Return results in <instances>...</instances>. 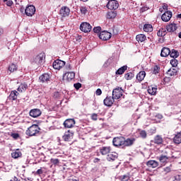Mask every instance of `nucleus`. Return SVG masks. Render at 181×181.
Segmentation results:
<instances>
[{
	"instance_id": "3",
	"label": "nucleus",
	"mask_w": 181,
	"mask_h": 181,
	"mask_svg": "<svg viewBox=\"0 0 181 181\" xmlns=\"http://www.w3.org/2000/svg\"><path fill=\"white\" fill-rule=\"evenodd\" d=\"M122 94H124L122 88L118 87L112 90V97L115 100H119V98L122 97Z\"/></svg>"
},
{
	"instance_id": "29",
	"label": "nucleus",
	"mask_w": 181,
	"mask_h": 181,
	"mask_svg": "<svg viewBox=\"0 0 181 181\" xmlns=\"http://www.w3.org/2000/svg\"><path fill=\"white\" fill-rule=\"evenodd\" d=\"M17 90H18V91H19V93H25V91H26V90H28V84H26L25 83H21L18 86Z\"/></svg>"
},
{
	"instance_id": "22",
	"label": "nucleus",
	"mask_w": 181,
	"mask_h": 181,
	"mask_svg": "<svg viewBox=\"0 0 181 181\" xmlns=\"http://www.w3.org/2000/svg\"><path fill=\"white\" fill-rule=\"evenodd\" d=\"M170 54V49L164 47L161 49L160 56L161 57H168Z\"/></svg>"
},
{
	"instance_id": "12",
	"label": "nucleus",
	"mask_w": 181,
	"mask_h": 181,
	"mask_svg": "<svg viewBox=\"0 0 181 181\" xmlns=\"http://www.w3.org/2000/svg\"><path fill=\"white\" fill-rule=\"evenodd\" d=\"M99 152L103 156H107L111 153V146H102L99 148Z\"/></svg>"
},
{
	"instance_id": "35",
	"label": "nucleus",
	"mask_w": 181,
	"mask_h": 181,
	"mask_svg": "<svg viewBox=\"0 0 181 181\" xmlns=\"http://www.w3.org/2000/svg\"><path fill=\"white\" fill-rule=\"evenodd\" d=\"M170 56L173 57V59H177V57H179V52L176 49L170 50Z\"/></svg>"
},
{
	"instance_id": "28",
	"label": "nucleus",
	"mask_w": 181,
	"mask_h": 181,
	"mask_svg": "<svg viewBox=\"0 0 181 181\" xmlns=\"http://www.w3.org/2000/svg\"><path fill=\"white\" fill-rule=\"evenodd\" d=\"M157 159H158L161 165H166L168 160H169V158H167V156H162V154L159 157H157Z\"/></svg>"
},
{
	"instance_id": "45",
	"label": "nucleus",
	"mask_w": 181,
	"mask_h": 181,
	"mask_svg": "<svg viewBox=\"0 0 181 181\" xmlns=\"http://www.w3.org/2000/svg\"><path fill=\"white\" fill-rule=\"evenodd\" d=\"M81 13L82 15H87V12H88V10H87L86 6H81L80 7Z\"/></svg>"
},
{
	"instance_id": "39",
	"label": "nucleus",
	"mask_w": 181,
	"mask_h": 181,
	"mask_svg": "<svg viewBox=\"0 0 181 181\" xmlns=\"http://www.w3.org/2000/svg\"><path fill=\"white\" fill-rule=\"evenodd\" d=\"M135 77V74L132 72H128L124 74V78L125 80H132Z\"/></svg>"
},
{
	"instance_id": "5",
	"label": "nucleus",
	"mask_w": 181,
	"mask_h": 181,
	"mask_svg": "<svg viewBox=\"0 0 181 181\" xmlns=\"http://www.w3.org/2000/svg\"><path fill=\"white\" fill-rule=\"evenodd\" d=\"M91 25L87 22L81 23L79 27L80 30L84 33H88L89 32H91Z\"/></svg>"
},
{
	"instance_id": "59",
	"label": "nucleus",
	"mask_w": 181,
	"mask_h": 181,
	"mask_svg": "<svg viewBox=\"0 0 181 181\" xmlns=\"http://www.w3.org/2000/svg\"><path fill=\"white\" fill-rule=\"evenodd\" d=\"M100 158H96L94 159V163H97L100 162Z\"/></svg>"
},
{
	"instance_id": "8",
	"label": "nucleus",
	"mask_w": 181,
	"mask_h": 181,
	"mask_svg": "<svg viewBox=\"0 0 181 181\" xmlns=\"http://www.w3.org/2000/svg\"><path fill=\"white\" fill-rule=\"evenodd\" d=\"M114 146L119 148V146H124V136L115 137L112 141Z\"/></svg>"
},
{
	"instance_id": "17",
	"label": "nucleus",
	"mask_w": 181,
	"mask_h": 181,
	"mask_svg": "<svg viewBox=\"0 0 181 181\" xmlns=\"http://www.w3.org/2000/svg\"><path fill=\"white\" fill-rule=\"evenodd\" d=\"M114 97L107 96L106 98L103 100V104L106 105V107H112V104H114Z\"/></svg>"
},
{
	"instance_id": "64",
	"label": "nucleus",
	"mask_w": 181,
	"mask_h": 181,
	"mask_svg": "<svg viewBox=\"0 0 181 181\" xmlns=\"http://www.w3.org/2000/svg\"><path fill=\"white\" fill-rule=\"evenodd\" d=\"M178 37H180V39H181V32L178 34Z\"/></svg>"
},
{
	"instance_id": "49",
	"label": "nucleus",
	"mask_w": 181,
	"mask_h": 181,
	"mask_svg": "<svg viewBox=\"0 0 181 181\" xmlns=\"http://www.w3.org/2000/svg\"><path fill=\"white\" fill-rule=\"evenodd\" d=\"M59 162H60L58 158H52L51 159V163H53V165H59Z\"/></svg>"
},
{
	"instance_id": "56",
	"label": "nucleus",
	"mask_w": 181,
	"mask_h": 181,
	"mask_svg": "<svg viewBox=\"0 0 181 181\" xmlns=\"http://www.w3.org/2000/svg\"><path fill=\"white\" fill-rule=\"evenodd\" d=\"M42 173H43V171L42 170V169H39L37 170V175H42Z\"/></svg>"
},
{
	"instance_id": "16",
	"label": "nucleus",
	"mask_w": 181,
	"mask_h": 181,
	"mask_svg": "<svg viewBox=\"0 0 181 181\" xmlns=\"http://www.w3.org/2000/svg\"><path fill=\"white\" fill-rule=\"evenodd\" d=\"M30 117L33 118H37V117H40L42 115V111L40 109H33L29 112Z\"/></svg>"
},
{
	"instance_id": "40",
	"label": "nucleus",
	"mask_w": 181,
	"mask_h": 181,
	"mask_svg": "<svg viewBox=\"0 0 181 181\" xmlns=\"http://www.w3.org/2000/svg\"><path fill=\"white\" fill-rule=\"evenodd\" d=\"M54 82V80H53V77H52L50 74H47V78H46L47 84H49L50 86V84H53Z\"/></svg>"
},
{
	"instance_id": "13",
	"label": "nucleus",
	"mask_w": 181,
	"mask_h": 181,
	"mask_svg": "<svg viewBox=\"0 0 181 181\" xmlns=\"http://www.w3.org/2000/svg\"><path fill=\"white\" fill-rule=\"evenodd\" d=\"M62 18H67L70 15V8L67 6H62L59 11Z\"/></svg>"
},
{
	"instance_id": "54",
	"label": "nucleus",
	"mask_w": 181,
	"mask_h": 181,
	"mask_svg": "<svg viewBox=\"0 0 181 181\" xmlns=\"http://www.w3.org/2000/svg\"><path fill=\"white\" fill-rule=\"evenodd\" d=\"M148 9H149V8L148 6H143L140 11L141 12H146V11H148Z\"/></svg>"
},
{
	"instance_id": "47",
	"label": "nucleus",
	"mask_w": 181,
	"mask_h": 181,
	"mask_svg": "<svg viewBox=\"0 0 181 181\" xmlns=\"http://www.w3.org/2000/svg\"><path fill=\"white\" fill-rule=\"evenodd\" d=\"M90 119L92 121H97L98 119V115L93 113L90 115Z\"/></svg>"
},
{
	"instance_id": "7",
	"label": "nucleus",
	"mask_w": 181,
	"mask_h": 181,
	"mask_svg": "<svg viewBox=\"0 0 181 181\" xmlns=\"http://www.w3.org/2000/svg\"><path fill=\"white\" fill-rule=\"evenodd\" d=\"M118 6H119V4L117 0H110L107 4V9L111 11L118 9Z\"/></svg>"
},
{
	"instance_id": "41",
	"label": "nucleus",
	"mask_w": 181,
	"mask_h": 181,
	"mask_svg": "<svg viewBox=\"0 0 181 181\" xmlns=\"http://www.w3.org/2000/svg\"><path fill=\"white\" fill-rule=\"evenodd\" d=\"M8 70L10 71V73H13V71H16V70H18V66L15 64H11L8 66Z\"/></svg>"
},
{
	"instance_id": "46",
	"label": "nucleus",
	"mask_w": 181,
	"mask_h": 181,
	"mask_svg": "<svg viewBox=\"0 0 181 181\" xmlns=\"http://www.w3.org/2000/svg\"><path fill=\"white\" fill-rule=\"evenodd\" d=\"M139 135L141 138H142L143 139H146V136H148V134H146V131L145 130H141L139 133Z\"/></svg>"
},
{
	"instance_id": "48",
	"label": "nucleus",
	"mask_w": 181,
	"mask_h": 181,
	"mask_svg": "<svg viewBox=\"0 0 181 181\" xmlns=\"http://www.w3.org/2000/svg\"><path fill=\"white\" fill-rule=\"evenodd\" d=\"M45 74H43L42 75H41L39 77V80L40 81V83H45V81H46V77L45 76Z\"/></svg>"
},
{
	"instance_id": "50",
	"label": "nucleus",
	"mask_w": 181,
	"mask_h": 181,
	"mask_svg": "<svg viewBox=\"0 0 181 181\" xmlns=\"http://www.w3.org/2000/svg\"><path fill=\"white\" fill-rule=\"evenodd\" d=\"M4 2H6V4L7 6H12V5H13V1H12V0H4Z\"/></svg>"
},
{
	"instance_id": "2",
	"label": "nucleus",
	"mask_w": 181,
	"mask_h": 181,
	"mask_svg": "<svg viewBox=\"0 0 181 181\" xmlns=\"http://www.w3.org/2000/svg\"><path fill=\"white\" fill-rule=\"evenodd\" d=\"M40 132V127L37 124H33L25 132L26 135L28 136H35L37 134Z\"/></svg>"
},
{
	"instance_id": "19",
	"label": "nucleus",
	"mask_w": 181,
	"mask_h": 181,
	"mask_svg": "<svg viewBox=\"0 0 181 181\" xmlns=\"http://www.w3.org/2000/svg\"><path fill=\"white\" fill-rule=\"evenodd\" d=\"M163 156H167V159H172L173 158H175L176 159L177 157H175L173 156V153L172 152V150L170 149H165L163 151V153L161 154Z\"/></svg>"
},
{
	"instance_id": "43",
	"label": "nucleus",
	"mask_w": 181,
	"mask_h": 181,
	"mask_svg": "<svg viewBox=\"0 0 181 181\" xmlns=\"http://www.w3.org/2000/svg\"><path fill=\"white\" fill-rule=\"evenodd\" d=\"M160 71V67L158 66V65H155L153 68V74H158Z\"/></svg>"
},
{
	"instance_id": "30",
	"label": "nucleus",
	"mask_w": 181,
	"mask_h": 181,
	"mask_svg": "<svg viewBox=\"0 0 181 181\" xmlns=\"http://www.w3.org/2000/svg\"><path fill=\"white\" fill-rule=\"evenodd\" d=\"M128 69V66L127 65H124L122 67H120L116 72L115 74L121 76V74H124L125 71H127V69Z\"/></svg>"
},
{
	"instance_id": "25",
	"label": "nucleus",
	"mask_w": 181,
	"mask_h": 181,
	"mask_svg": "<svg viewBox=\"0 0 181 181\" xmlns=\"http://www.w3.org/2000/svg\"><path fill=\"white\" fill-rule=\"evenodd\" d=\"M123 141V146H132V145H134V142H135V139H127L125 140L124 137Z\"/></svg>"
},
{
	"instance_id": "44",
	"label": "nucleus",
	"mask_w": 181,
	"mask_h": 181,
	"mask_svg": "<svg viewBox=\"0 0 181 181\" xmlns=\"http://www.w3.org/2000/svg\"><path fill=\"white\" fill-rule=\"evenodd\" d=\"M170 64L173 66V67H177V64H179V62L177 59H176V58H174L173 59L170 60Z\"/></svg>"
},
{
	"instance_id": "57",
	"label": "nucleus",
	"mask_w": 181,
	"mask_h": 181,
	"mask_svg": "<svg viewBox=\"0 0 181 181\" xmlns=\"http://www.w3.org/2000/svg\"><path fill=\"white\" fill-rule=\"evenodd\" d=\"M2 35H4V28H0V37L2 36Z\"/></svg>"
},
{
	"instance_id": "33",
	"label": "nucleus",
	"mask_w": 181,
	"mask_h": 181,
	"mask_svg": "<svg viewBox=\"0 0 181 181\" xmlns=\"http://www.w3.org/2000/svg\"><path fill=\"white\" fill-rule=\"evenodd\" d=\"M146 39V35H144V34H139L136 36V40L137 42H145Z\"/></svg>"
},
{
	"instance_id": "18",
	"label": "nucleus",
	"mask_w": 181,
	"mask_h": 181,
	"mask_svg": "<svg viewBox=\"0 0 181 181\" xmlns=\"http://www.w3.org/2000/svg\"><path fill=\"white\" fill-rule=\"evenodd\" d=\"M146 76V72H145V71H141L137 74L136 76V82L141 83V81H144Z\"/></svg>"
},
{
	"instance_id": "61",
	"label": "nucleus",
	"mask_w": 181,
	"mask_h": 181,
	"mask_svg": "<svg viewBox=\"0 0 181 181\" xmlns=\"http://www.w3.org/2000/svg\"><path fill=\"white\" fill-rule=\"evenodd\" d=\"M10 181H21V180H18V177H14V178L13 180H11Z\"/></svg>"
},
{
	"instance_id": "15",
	"label": "nucleus",
	"mask_w": 181,
	"mask_h": 181,
	"mask_svg": "<svg viewBox=\"0 0 181 181\" xmlns=\"http://www.w3.org/2000/svg\"><path fill=\"white\" fill-rule=\"evenodd\" d=\"M76 125V120L74 119H67L64 122V127L65 128H73Z\"/></svg>"
},
{
	"instance_id": "6",
	"label": "nucleus",
	"mask_w": 181,
	"mask_h": 181,
	"mask_svg": "<svg viewBox=\"0 0 181 181\" xmlns=\"http://www.w3.org/2000/svg\"><path fill=\"white\" fill-rule=\"evenodd\" d=\"M66 66V62L62 61L60 59L55 60L52 64V67L55 70H60L62 67H64Z\"/></svg>"
},
{
	"instance_id": "11",
	"label": "nucleus",
	"mask_w": 181,
	"mask_h": 181,
	"mask_svg": "<svg viewBox=\"0 0 181 181\" xmlns=\"http://www.w3.org/2000/svg\"><path fill=\"white\" fill-rule=\"evenodd\" d=\"M74 136V133L70 132V130H68L64 133V136H62V139L65 142H71Z\"/></svg>"
},
{
	"instance_id": "55",
	"label": "nucleus",
	"mask_w": 181,
	"mask_h": 181,
	"mask_svg": "<svg viewBox=\"0 0 181 181\" xmlns=\"http://www.w3.org/2000/svg\"><path fill=\"white\" fill-rule=\"evenodd\" d=\"M95 94L97 95H101V94H103V91L100 88H98L95 91Z\"/></svg>"
},
{
	"instance_id": "52",
	"label": "nucleus",
	"mask_w": 181,
	"mask_h": 181,
	"mask_svg": "<svg viewBox=\"0 0 181 181\" xmlns=\"http://www.w3.org/2000/svg\"><path fill=\"white\" fill-rule=\"evenodd\" d=\"M74 87L76 88V90H80V88H81V83H74Z\"/></svg>"
},
{
	"instance_id": "32",
	"label": "nucleus",
	"mask_w": 181,
	"mask_h": 181,
	"mask_svg": "<svg viewBox=\"0 0 181 181\" xmlns=\"http://www.w3.org/2000/svg\"><path fill=\"white\" fill-rule=\"evenodd\" d=\"M167 74L170 77H172V76H176V74H177V69H176L175 68H171L168 70Z\"/></svg>"
},
{
	"instance_id": "42",
	"label": "nucleus",
	"mask_w": 181,
	"mask_h": 181,
	"mask_svg": "<svg viewBox=\"0 0 181 181\" xmlns=\"http://www.w3.org/2000/svg\"><path fill=\"white\" fill-rule=\"evenodd\" d=\"M131 179V177H129V175H124L119 177V180L120 181H128Z\"/></svg>"
},
{
	"instance_id": "63",
	"label": "nucleus",
	"mask_w": 181,
	"mask_h": 181,
	"mask_svg": "<svg viewBox=\"0 0 181 181\" xmlns=\"http://www.w3.org/2000/svg\"><path fill=\"white\" fill-rule=\"evenodd\" d=\"M177 18H179L180 19H181V13L177 15Z\"/></svg>"
},
{
	"instance_id": "14",
	"label": "nucleus",
	"mask_w": 181,
	"mask_h": 181,
	"mask_svg": "<svg viewBox=\"0 0 181 181\" xmlns=\"http://www.w3.org/2000/svg\"><path fill=\"white\" fill-rule=\"evenodd\" d=\"M173 13L170 11H165L162 16L161 19L163 22H169L172 19Z\"/></svg>"
},
{
	"instance_id": "31",
	"label": "nucleus",
	"mask_w": 181,
	"mask_h": 181,
	"mask_svg": "<svg viewBox=\"0 0 181 181\" xmlns=\"http://www.w3.org/2000/svg\"><path fill=\"white\" fill-rule=\"evenodd\" d=\"M173 142L179 145L181 144V132L177 133V134L173 138Z\"/></svg>"
},
{
	"instance_id": "26",
	"label": "nucleus",
	"mask_w": 181,
	"mask_h": 181,
	"mask_svg": "<svg viewBox=\"0 0 181 181\" xmlns=\"http://www.w3.org/2000/svg\"><path fill=\"white\" fill-rule=\"evenodd\" d=\"M147 91L148 94L151 95H156V91H158V87L157 86H148Z\"/></svg>"
},
{
	"instance_id": "21",
	"label": "nucleus",
	"mask_w": 181,
	"mask_h": 181,
	"mask_svg": "<svg viewBox=\"0 0 181 181\" xmlns=\"http://www.w3.org/2000/svg\"><path fill=\"white\" fill-rule=\"evenodd\" d=\"M18 95H19V93L16 90H12L8 97V100L10 101H15L18 99Z\"/></svg>"
},
{
	"instance_id": "53",
	"label": "nucleus",
	"mask_w": 181,
	"mask_h": 181,
	"mask_svg": "<svg viewBox=\"0 0 181 181\" xmlns=\"http://www.w3.org/2000/svg\"><path fill=\"white\" fill-rule=\"evenodd\" d=\"M11 136H12V138H13V139H18V138H19V134L11 133Z\"/></svg>"
},
{
	"instance_id": "24",
	"label": "nucleus",
	"mask_w": 181,
	"mask_h": 181,
	"mask_svg": "<svg viewBox=\"0 0 181 181\" xmlns=\"http://www.w3.org/2000/svg\"><path fill=\"white\" fill-rule=\"evenodd\" d=\"M153 143L156 145H162L163 144V138L160 135H156L153 139Z\"/></svg>"
},
{
	"instance_id": "58",
	"label": "nucleus",
	"mask_w": 181,
	"mask_h": 181,
	"mask_svg": "<svg viewBox=\"0 0 181 181\" xmlns=\"http://www.w3.org/2000/svg\"><path fill=\"white\" fill-rule=\"evenodd\" d=\"M164 170H165V172H167V173H168V172H170V168L167 167V168H165Z\"/></svg>"
},
{
	"instance_id": "23",
	"label": "nucleus",
	"mask_w": 181,
	"mask_h": 181,
	"mask_svg": "<svg viewBox=\"0 0 181 181\" xmlns=\"http://www.w3.org/2000/svg\"><path fill=\"white\" fill-rule=\"evenodd\" d=\"M146 165L148 166V168H155L159 166V163H158V161L155 160H150L146 163Z\"/></svg>"
},
{
	"instance_id": "60",
	"label": "nucleus",
	"mask_w": 181,
	"mask_h": 181,
	"mask_svg": "<svg viewBox=\"0 0 181 181\" xmlns=\"http://www.w3.org/2000/svg\"><path fill=\"white\" fill-rule=\"evenodd\" d=\"M69 181H78V179L77 178H70Z\"/></svg>"
},
{
	"instance_id": "27",
	"label": "nucleus",
	"mask_w": 181,
	"mask_h": 181,
	"mask_svg": "<svg viewBox=\"0 0 181 181\" xmlns=\"http://www.w3.org/2000/svg\"><path fill=\"white\" fill-rule=\"evenodd\" d=\"M177 29V26L175 23H171L166 26V30L167 32H175Z\"/></svg>"
},
{
	"instance_id": "34",
	"label": "nucleus",
	"mask_w": 181,
	"mask_h": 181,
	"mask_svg": "<svg viewBox=\"0 0 181 181\" xmlns=\"http://www.w3.org/2000/svg\"><path fill=\"white\" fill-rule=\"evenodd\" d=\"M11 156L14 159H18V158H21V156H22V153L19 151V149H17L11 153Z\"/></svg>"
},
{
	"instance_id": "4",
	"label": "nucleus",
	"mask_w": 181,
	"mask_h": 181,
	"mask_svg": "<svg viewBox=\"0 0 181 181\" xmlns=\"http://www.w3.org/2000/svg\"><path fill=\"white\" fill-rule=\"evenodd\" d=\"M74 77H76V74L74 72H68L64 74L62 78L63 83H69L74 80Z\"/></svg>"
},
{
	"instance_id": "20",
	"label": "nucleus",
	"mask_w": 181,
	"mask_h": 181,
	"mask_svg": "<svg viewBox=\"0 0 181 181\" xmlns=\"http://www.w3.org/2000/svg\"><path fill=\"white\" fill-rule=\"evenodd\" d=\"M106 159L108 160V162H114V160L118 159V153L115 152H111L107 156Z\"/></svg>"
},
{
	"instance_id": "51",
	"label": "nucleus",
	"mask_w": 181,
	"mask_h": 181,
	"mask_svg": "<svg viewBox=\"0 0 181 181\" xmlns=\"http://www.w3.org/2000/svg\"><path fill=\"white\" fill-rule=\"evenodd\" d=\"M93 32L95 33H101V27H95L93 28Z\"/></svg>"
},
{
	"instance_id": "62",
	"label": "nucleus",
	"mask_w": 181,
	"mask_h": 181,
	"mask_svg": "<svg viewBox=\"0 0 181 181\" xmlns=\"http://www.w3.org/2000/svg\"><path fill=\"white\" fill-rule=\"evenodd\" d=\"M163 9H164V11H168V6L164 5V6H163Z\"/></svg>"
},
{
	"instance_id": "10",
	"label": "nucleus",
	"mask_w": 181,
	"mask_h": 181,
	"mask_svg": "<svg viewBox=\"0 0 181 181\" xmlns=\"http://www.w3.org/2000/svg\"><path fill=\"white\" fill-rule=\"evenodd\" d=\"M36 12V8L33 5L27 6L25 9V13L27 16H33V14Z\"/></svg>"
},
{
	"instance_id": "36",
	"label": "nucleus",
	"mask_w": 181,
	"mask_h": 181,
	"mask_svg": "<svg viewBox=\"0 0 181 181\" xmlns=\"http://www.w3.org/2000/svg\"><path fill=\"white\" fill-rule=\"evenodd\" d=\"M117 17V11H109L107 13V19H114Z\"/></svg>"
},
{
	"instance_id": "1",
	"label": "nucleus",
	"mask_w": 181,
	"mask_h": 181,
	"mask_svg": "<svg viewBox=\"0 0 181 181\" xmlns=\"http://www.w3.org/2000/svg\"><path fill=\"white\" fill-rule=\"evenodd\" d=\"M45 59H46V54L45 52H42L38 55L33 57L30 59V62L33 64H36L37 66H40L45 62Z\"/></svg>"
},
{
	"instance_id": "9",
	"label": "nucleus",
	"mask_w": 181,
	"mask_h": 181,
	"mask_svg": "<svg viewBox=\"0 0 181 181\" xmlns=\"http://www.w3.org/2000/svg\"><path fill=\"white\" fill-rule=\"evenodd\" d=\"M98 36H99V39H100L101 40L105 41V40H110L112 35L111 34V33L104 30L100 32Z\"/></svg>"
},
{
	"instance_id": "37",
	"label": "nucleus",
	"mask_w": 181,
	"mask_h": 181,
	"mask_svg": "<svg viewBox=\"0 0 181 181\" xmlns=\"http://www.w3.org/2000/svg\"><path fill=\"white\" fill-rule=\"evenodd\" d=\"M166 28H160L158 32L157 33V35L160 37H163V36H166Z\"/></svg>"
},
{
	"instance_id": "38",
	"label": "nucleus",
	"mask_w": 181,
	"mask_h": 181,
	"mask_svg": "<svg viewBox=\"0 0 181 181\" xmlns=\"http://www.w3.org/2000/svg\"><path fill=\"white\" fill-rule=\"evenodd\" d=\"M144 32H152V30H153V28L151 24H145L144 25Z\"/></svg>"
}]
</instances>
